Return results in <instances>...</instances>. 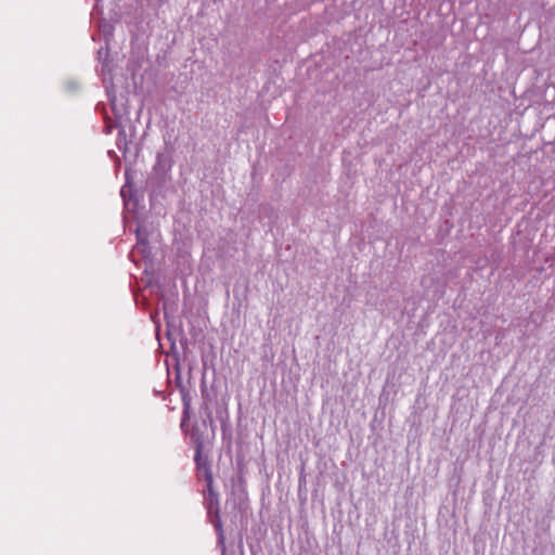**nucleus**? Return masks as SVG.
Instances as JSON below:
<instances>
[{
	"mask_svg": "<svg viewBox=\"0 0 555 555\" xmlns=\"http://www.w3.org/2000/svg\"><path fill=\"white\" fill-rule=\"evenodd\" d=\"M175 149L165 141L164 149L156 154V162L147 179L151 203L158 197L164 196V188L170 180V171L173 166Z\"/></svg>",
	"mask_w": 555,
	"mask_h": 555,
	"instance_id": "nucleus-1",
	"label": "nucleus"
},
{
	"mask_svg": "<svg viewBox=\"0 0 555 555\" xmlns=\"http://www.w3.org/2000/svg\"><path fill=\"white\" fill-rule=\"evenodd\" d=\"M216 434V425L212 420V426L209 425L207 416L203 417L201 423L195 422L185 435L189 436L194 444V464L202 465L211 463L209 459Z\"/></svg>",
	"mask_w": 555,
	"mask_h": 555,
	"instance_id": "nucleus-2",
	"label": "nucleus"
},
{
	"mask_svg": "<svg viewBox=\"0 0 555 555\" xmlns=\"http://www.w3.org/2000/svg\"><path fill=\"white\" fill-rule=\"evenodd\" d=\"M196 468V477L198 480L204 479L206 487L202 491L203 494V505L204 507H212L220 505V494L215 489L214 486V476H212V467L211 463L195 465Z\"/></svg>",
	"mask_w": 555,
	"mask_h": 555,
	"instance_id": "nucleus-3",
	"label": "nucleus"
},
{
	"mask_svg": "<svg viewBox=\"0 0 555 555\" xmlns=\"http://www.w3.org/2000/svg\"><path fill=\"white\" fill-rule=\"evenodd\" d=\"M219 391L216 384V378L208 386L206 383V363L203 366V373L201 378V405L199 411L204 413L205 416L209 420V425L212 426V411L211 404L216 403L218 400Z\"/></svg>",
	"mask_w": 555,
	"mask_h": 555,
	"instance_id": "nucleus-4",
	"label": "nucleus"
},
{
	"mask_svg": "<svg viewBox=\"0 0 555 555\" xmlns=\"http://www.w3.org/2000/svg\"><path fill=\"white\" fill-rule=\"evenodd\" d=\"M207 519L212 525L216 534H217V544H223L225 540L223 522L221 519V508L220 505L206 507Z\"/></svg>",
	"mask_w": 555,
	"mask_h": 555,
	"instance_id": "nucleus-5",
	"label": "nucleus"
},
{
	"mask_svg": "<svg viewBox=\"0 0 555 555\" xmlns=\"http://www.w3.org/2000/svg\"><path fill=\"white\" fill-rule=\"evenodd\" d=\"M125 177H126V183L120 190V195L124 199H127V197H128L129 199L137 202L138 201L137 196H135L137 190L134 189V183L132 181V177L128 169H126V171H125Z\"/></svg>",
	"mask_w": 555,
	"mask_h": 555,
	"instance_id": "nucleus-6",
	"label": "nucleus"
},
{
	"mask_svg": "<svg viewBox=\"0 0 555 555\" xmlns=\"http://www.w3.org/2000/svg\"><path fill=\"white\" fill-rule=\"evenodd\" d=\"M220 421L221 434L223 441H227L228 446L231 447L232 443V426L229 420V415H218Z\"/></svg>",
	"mask_w": 555,
	"mask_h": 555,
	"instance_id": "nucleus-7",
	"label": "nucleus"
},
{
	"mask_svg": "<svg viewBox=\"0 0 555 555\" xmlns=\"http://www.w3.org/2000/svg\"><path fill=\"white\" fill-rule=\"evenodd\" d=\"M176 370H177V374L175 377L176 386L180 391L182 403L188 404V402H192V397H191L190 390L182 382L180 369L178 365H177Z\"/></svg>",
	"mask_w": 555,
	"mask_h": 555,
	"instance_id": "nucleus-8",
	"label": "nucleus"
},
{
	"mask_svg": "<svg viewBox=\"0 0 555 555\" xmlns=\"http://www.w3.org/2000/svg\"><path fill=\"white\" fill-rule=\"evenodd\" d=\"M183 405V411H182V418H181V424H180V427H181V430L185 434V431H189L190 429H188V423L190 421V417H191V402H188L186 403H182Z\"/></svg>",
	"mask_w": 555,
	"mask_h": 555,
	"instance_id": "nucleus-9",
	"label": "nucleus"
},
{
	"mask_svg": "<svg viewBox=\"0 0 555 555\" xmlns=\"http://www.w3.org/2000/svg\"><path fill=\"white\" fill-rule=\"evenodd\" d=\"M137 245L146 247L149 245V234L146 229L138 227L135 230Z\"/></svg>",
	"mask_w": 555,
	"mask_h": 555,
	"instance_id": "nucleus-10",
	"label": "nucleus"
},
{
	"mask_svg": "<svg viewBox=\"0 0 555 555\" xmlns=\"http://www.w3.org/2000/svg\"><path fill=\"white\" fill-rule=\"evenodd\" d=\"M117 147L122 152L124 155L128 152V141L125 129L118 131Z\"/></svg>",
	"mask_w": 555,
	"mask_h": 555,
	"instance_id": "nucleus-11",
	"label": "nucleus"
},
{
	"mask_svg": "<svg viewBox=\"0 0 555 555\" xmlns=\"http://www.w3.org/2000/svg\"><path fill=\"white\" fill-rule=\"evenodd\" d=\"M299 488H301L302 486L306 485V474H305V465L302 464L301 465V470H300V474H299Z\"/></svg>",
	"mask_w": 555,
	"mask_h": 555,
	"instance_id": "nucleus-12",
	"label": "nucleus"
},
{
	"mask_svg": "<svg viewBox=\"0 0 555 555\" xmlns=\"http://www.w3.org/2000/svg\"><path fill=\"white\" fill-rule=\"evenodd\" d=\"M217 546L220 548L221 555H227L225 540L223 541V544H217Z\"/></svg>",
	"mask_w": 555,
	"mask_h": 555,
	"instance_id": "nucleus-13",
	"label": "nucleus"
},
{
	"mask_svg": "<svg viewBox=\"0 0 555 555\" xmlns=\"http://www.w3.org/2000/svg\"><path fill=\"white\" fill-rule=\"evenodd\" d=\"M242 545H243V542H242V539H241L238 546L242 547Z\"/></svg>",
	"mask_w": 555,
	"mask_h": 555,
	"instance_id": "nucleus-14",
	"label": "nucleus"
}]
</instances>
